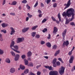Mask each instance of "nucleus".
<instances>
[{
  "instance_id": "f257e3e1",
  "label": "nucleus",
  "mask_w": 75,
  "mask_h": 75,
  "mask_svg": "<svg viewBox=\"0 0 75 75\" xmlns=\"http://www.w3.org/2000/svg\"><path fill=\"white\" fill-rule=\"evenodd\" d=\"M65 72V67L61 66L59 71V74L60 75H62Z\"/></svg>"
},
{
  "instance_id": "f03ea898",
  "label": "nucleus",
  "mask_w": 75,
  "mask_h": 75,
  "mask_svg": "<svg viewBox=\"0 0 75 75\" xmlns=\"http://www.w3.org/2000/svg\"><path fill=\"white\" fill-rule=\"evenodd\" d=\"M71 0H69L67 2V4H64V6H65L64 8V10H65L67 8H68L69 6H70V5H71Z\"/></svg>"
},
{
  "instance_id": "7ed1b4c3",
  "label": "nucleus",
  "mask_w": 75,
  "mask_h": 75,
  "mask_svg": "<svg viewBox=\"0 0 75 75\" xmlns=\"http://www.w3.org/2000/svg\"><path fill=\"white\" fill-rule=\"evenodd\" d=\"M24 41V38H18L16 42L18 44V43L22 42Z\"/></svg>"
},
{
  "instance_id": "20e7f679",
  "label": "nucleus",
  "mask_w": 75,
  "mask_h": 75,
  "mask_svg": "<svg viewBox=\"0 0 75 75\" xmlns=\"http://www.w3.org/2000/svg\"><path fill=\"white\" fill-rule=\"evenodd\" d=\"M58 71H51L49 73L50 75H58Z\"/></svg>"
},
{
  "instance_id": "39448f33",
  "label": "nucleus",
  "mask_w": 75,
  "mask_h": 75,
  "mask_svg": "<svg viewBox=\"0 0 75 75\" xmlns=\"http://www.w3.org/2000/svg\"><path fill=\"white\" fill-rule=\"evenodd\" d=\"M15 71H16V69L13 67L11 68L10 69V72L11 74L14 73Z\"/></svg>"
},
{
  "instance_id": "423d86ee",
  "label": "nucleus",
  "mask_w": 75,
  "mask_h": 75,
  "mask_svg": "<svg viewBox=\"0 0 75 75\" xmlns=\"http://www.w3.org/2000/svg\"><path fill=\"white\" fill-rule=\"evenodd\" d=\"M69 45V41L68 40H67L66 41H64L63 44V47H65V45H66L67 46Z\"/></svg>"
},
{
  "instance_id": "0eeeda50",
  "label": "nucleus",
  "mask_w": 75,
  "mask_h": 75,
  "mask_svg": "<svg viewBox=\"0 0 75 75\" xmlns=\"http://www.w3.org/2000/svg\"><path fill=\"white\" fill-rule=\"evenodd\" d=\"M10 29L11 30L10 33L11 35H13V34H14L15 33V32H16V31L14 30V29L13 27H11Z\"/></svg>"
},
{
  "instance_id": "6e6552de",
  "label": "nucleus",
  "mask_w": 75,
  "mask_h": 75,
  "mask_svg": "<svg viewBox=\"0 0 75 75\" xmlns=\"http://www.w3.org/2000/svg\"><path fill=\"white\" fill-rule=\"evenodd\" d=\"M67 33V29H65L64 31L62 33V36L63 38V39H65V36L66 35V33Z\"/></svg>"
},
{
  "instance_id": "1a4fd4ad",
  "label": "nucleus",
  "mask_w": 75,
  "mask_h": 75,
  "mask_svg": "<svg viewBox=\"0 0 75 75\" xmlns=\"http://www.w3.org/2000/svg\"><path fill=\"white\" fill-rule=\"evenodd\" d=\"M74 58V56H71L70 57V58L69 60V62L70 64H71L73 62Z\"/></svg>"
},
{
  "instance_id": "9d476101",
  "label": "nucleus",
  "mask_w": 75,
  "mask_h": 75,
  "mask_svg": "<svg viewBox=\"0 0 75 75\" xmlns=\"http://www.w3.org/2000/svg\"><path fill=\"white\" fill-rule=\"evenodd\" d=\"M28 30H29V28H25L22 30V33H24L27 31Z\"/></svg>"
},
{
  "instance_id": "9b49d317",
  "label": "nucleus",
  "mask_w": 75,
  "mask_h": 75,
  "mask_svg": "<svg viewBox=\"0 0 75 75\" xmlns=\"http://www.w3.org/2000/svg\"><path fill=\"white\" fill-rule=\"evenodd\" d=\"M70 13H73L74 12V9L73 8H70L67 10Z\"/></svg>"
},
{
  "instance_id": "f8f14e48",
  "label": "nucleus",
  "mask_w": 75,
  "mask_h": 75,
  "mask_svg": "<svg viewBox=\"0 0 75 75\" xmlns=\"http://www.w3.org/2000/svg\"><path fill=\"white\" fill-rule=\"evenodd\" d=\"M45 67L46 68L49 69V70H50V71H51V70H52V66H51L50 67L49 66H45Z\"/></svg>"
},
{
  "instance_id": "ddd939ff",
  "label": "nucleus",
  "mask_w": 75,
  "mask_h": 75,
  "mask_svg": "<svg viewBox=\"0 0 75 75\" xmlns=\"http://www.w3.org/2000/svg\"><path fill=\"white\" fill-rule=\"evenodd\" d=\"M58 32V28H57L56 27H54V30L53 33L54 34H57V32Z\"/></svg>"
},
{
  "instance_id": "4468645a",
  "label": "nucleus",
  "mask_w": 75,
  "mask_h": 75,
  "mask_svg": "<svg viewBox=\"0 0 75 75\" xmlns=\"http://www.w3.org/2000/svg\"><path fill=\"white\" fill-rule=\"evenodd\" d=\"M20 58V55L19 54H16V56L15 57V61H17Z\"/></svg>"
},
{
  "instance_id": "2eb2a0df",
  "label": "nucleus",
  "mask_w": 75,
  "mask_h": 75,
  "mask_svg": "<svg viewBox=\"0 0 75 75\" xmlns=\"http://www.w3.org/2000/svg\"><path fill=\"white\" fill-rule=\"evenodd\" d=\"M1 25L3 28H5L8 26V24L5 23H3L1 24Z\"/></svg>"
},
{
  "instance_id": "dca6fc26",
  "label": "nucleus",
  "mask_w": 75,
  "mask_h": 75,
  "mask_svg": "<svg viewBox=\"0 0 75 75\" xmlns=\"http://www.w3.org/2000/svg\"><path fill=\"white\" fill-rule=\"evenodd\" d=\"M67 16L68 17H71V13L69 12L68 11H67Z\"/></svg>"
},
{
  "instance_id": "f3484780",
  "label": "nucleus",
  "mask_w": 75,
  "mask_h": 75,
  "mask_svg": "<svg viewBox=\"0 0 75 75\" xmlns=\"http://www.w3.org/2000/svg\"><path fill=\"white\" fill-rule=\"evenodd\" d=\"M15 44V42H14V41H12L11 43V44L10 47H11V49H12V48H12V47H13L14 46V45Z\"/></svg>"
},
{
  "instance_id": "a211bd4d",
  "label": "nucleus",
  "mask_w": 75,
  "mask_h": 75,
  "mask_svg": "<svg viewBox=\"0 0 75 75\" xmlns=\"http://www.w3.org/2000/svg\"><path fill=\"white\" fill-rule=\"evenodd\" d=\"M27 55L28 57H31V55H32V53L31 51H29L28 52Z\"/></svg>"
},
{
  "instance_id": "6ab92c4d",
  "label": "nucleus",
  "mask_w": 75,
  "mask_h": 75,
  "mask_svg": "<svg viewBox=\"0 0 75 75\" xmlns=\"http://www.w3.org/2000/svg\"><path fill=\"white\" fill-rule=\"evenodd\" d=\"M46 45H47V47L49 48H51V43H50V42L47 43L46 44Z\"/></svg>"
},
{
  "instance_id": "aec40b11",
  "label": "nucleus",
  "mask_w": 75,
  "mask_h": 75,
  "mask_svg": "<svg viewBox=\"0 0 75 75\" xmlns=\"http://www.w3.org/2000/svg\"><path fill=\"white\" fill-rule=\"evenodd\" d=\"M5 62L7 63H8V64H10V63L11 62V61H10V60L9 58H7L5 61Z\"/></svg>"
},
{
  "instance_id": "412c9836",
  "label": "nucleus",
  "mask_w": 75,
  "mask_h": 75,
  "mask_svg": "<svg viewBox=\"0 0 75 75\" xmlns=\"http://www.w3.org/2000/svg\"><path fill=\"white\" fill-rule=\"evenodd\" d=\"M57 16L58 18L59 19V21H61V16H60V14L59 13V14H58Z\"/></svg>"
},
{
  "instance_id": "4be33fe9",
  "label": "nucleus",
  "mask_w": 75,
  "mask_h": 75,
  "mask_svg": "<svg viewBox=\"0 0 75 75\" xmlns=\"http://www.w3.org/2000/svg\"><path fill=\"white\" fill-rule=\"evenodd\" d=\"M20 68L21 69H22V70H24V69H25V66H23L22 65H20Z\"/></svg>"
},
{
  "instance_id": "5701e85b",
  "label": "nucleus",
  "mask_w": 75,
  "mask_h": 75,
  "mask_svg": "<svg viewBox=\"0 0 75 75\" xmlns=\"http://www.w3.org/2000/svg\"><path fill=\"white\" fill-rule=\"evenodd\" d=\"M60 52V51L59 50H58V51H57L55 53V54H54V55L55 57H56L58 54H59V52Z\"/></svg>"
},
{
  "instance_id": "b1692460",
  "label": "nucleus",
  "mask_w": 75,
  "mask_h": 75,
  "mask_svg": "<svg viewBox=\"0 0 75 75\" xmlns=\"http://www.w3.org/2000/svg\"><path fill=\"white\" fill-rule=\"evenodd\" d=\"M52 48L54 50H56L57 48V46L56 45H54L53 46Z\"/></svg>"
},
{
  "instance_id": "393cba45",
  "label": "nucleus",
  "mask_w": 75,
  "mask_h": 75,
  "mask_svg": "<svg viewBox=\"0 0 75 75\" xmlns=\"http://www.w3.org/2000/svg\"><path fill=\"white\" fill-rule=\"evenodd\" d=\"M35 34H36V32H33L31 33L32 36L33 37H34L35 36Z\"/></svg>"
},
{
  "instance_id": "a878e982",
  "label": "nucleus",
  "mask_w": 75,
  "mask_h": 75,
  "mask_svg": "<svg viewBox=\"0 0 75 75\" xmlns=\"http://www.w3.org/2000/svg\"><path fill=\"white\" fill-rule=\"evenodd\" d=\"M16 4H17V2L16 1H14L12 2V3L11 4V5L15 6Z\"/></svg>"
},
{
  "instance_id": "bb28decb",
  "label": "nucleus",
  "mask_w": 75,
  "mask_h": 75,
  "mask_svg": "<svg viewBox=\"0 0 75 75\" xmlns=\"http://www.w3.org/2000/svg\"><path fill=\"white\" fill-rule=\"evenodd\" d=\"M37 27H38V26L37 25L34 26L31 28V30H35Z\"/></svg>"
},
{
  "instance_id": "cd10ccee",
  "label": "nucleus",
  "mask_w": 75,
  "mask_h": 75,
  "mask_svg": "<svg viewBox=\"0 0 75 75\" xmlns=\"http://www.w3.org/2000/svg\"><path fill=\"white\" fill-rule=\"evenodd\" d=\"M24 61H25V64L26 65H28V60H27L26 59H25L24 60Z\"/></svg>"
},
{
  "instance_id": "c85d7f7f",
  "label": "nucleus",
  "mask_w": 75,
  "mask_h": 75,
  "mask_svg": "<svg viewBox=\"0 0 75 75\" xmlns=\"http://www.w3.org/2000/svg\"><path fill=\"white\" fill-rule=\"evenodd\" d=\"M27 16L28 17L30 18H31L33 17V15H30L29 13L27 14Z\"/></svg>"
},
{
  "instance_id": "c756f323",
  "label": "nucleus",
  "mask_w": 75,
  "mask_h": 75,
  "mask_svg": "<svg viewBox=\"0 0 75 75\" xmlns=\"http://www.w3.org/2000/svg\"><path fill=\"white\" fill-rule=\"evenodd\" d=\"M1 32H2V33H4V34H6L7 33V31H6V30L5 29H3L2 30H1Z\"/></svg>"
},
{
  "instance_id": "7c9ffc66",
  "label": "nucleus",
  "mask_w": 75,
  "mask_h": 75,
  "mask_svg": "<svg viewBox=\"0 0 75 75\" xmlns=\"http://www.w3.org/2000/svg\"><path fill=\"white\" fill-rule=\"evenodd\" d=\"M62 16L63 17H65V16H67V11H66V13L65 11H64L63 13L62 14Z\"/></svg>"
},
{
  "instance_id": "2f4dec72",
  "label": "nucleus",
  "mask_w": 75,
  "mask_h": 75,
  "mask_svg": "<svg viewBox=\"0 0 75 75\" xmlns=\"http://www.w3.org/2000/svg\"><path fill=\"white\" fill-rule=\"evenodd\" d=\"M45 2H46L47 4H48L51 2V0H45Z\"/></svg>"
},
{
  "instance_id": "473e14b6",
  "label": "nucleus",
  "mask_w": 75,
  "mask_h": 75,
  "mask_svg": "<svg viewBox=\"0 0 75 75\" xmlns=\"http://www.w3.org/2000/svg\"><path fill=\"white\" fill-rule=\"evenodd\" d=\"M28 72H29V70H28V69H26L24 71V73L25 74H27V73H28Z\"/></svg>"
},
{
  "instance_id": "72a5a7b5",
  "label": "nucleus",
  "mask_w": 75,
  "mask_h": 75,
  "mask_svg": "<svg viewBox=\"0 0 75 75\" xmlns=\"http://www.w3.org/2000/svg\"><path fill=\"white\" fill-rule=\"evenodd\" d=\"M58 60L59 61H60L62 64H64V62H63V61H62V59H61V58H58Z\"/></svg>"
},
{
  "instance_id": "f704fd0d",
  "label": "nucleus",
  "mask_w": 75,
  "mask_h": 75,
  "mask_svg": "<svg viewBox=\"0 0 75 75\" xmlns=\"http://www.w3.org/2000/svg\"><path fill=\"white\" fill-rule=\"evenodd\" d=\"M12 50H13V51H15V52H17V53H20V51L16 50L15 49H14V48H12Z\"/></svg>"
},
{
  "instance_id": "c9c22d12",
  "label": "nucleus",
  "mask_w": 75,
  "mask_h": 75,
  "mask_svg": "<svg viewBox=\"0 0 75 75\" xmlns=\"http://www.w3.org/2000/svg\"><path fill=\"white\" fill-rule=\"evenodd\" d=\"M3 53H4V51L3 50L1 49H0V54L1 55H2Z\"/></svg>"
},
{
  "instance_id": "e433bc0d",
  "label": "nucleus",
  "mask_w": 75,
  "mask_h": 75,
  "mask_svg": "<svg viewBox=\"0 0 75 75\" xmlns=\"http://www.w3.org/2000/svg\"><path fill=\"white\" fill-rule=\"evenodd\" d=\"M14 48H15L16 50H18V47L17 45H15L13 46Z\"/></svg>"
},
{
  "instance_id": "4c0bfd02",
  "label": "nucleus",
  "mask_w": 75,
  "mask_h": 75,
  "mask_svg": "<svg viewBox=\"0 0 75 75\" xmlns=\"http://www.w3.org/2000/svg\"><path fill=\"white\" fill-rule=\"evenodd\" d=\"M57 62V59L55 58L53 60V64H55Z\"/></svg>"
},
{
  "instance_id": "58836bf2",
  "label": "nucleus",
  "mask_w": 75,
  "mask_h": 75,
  "mask_svg": "<svg viewBox=\"0 0 75 75\" xmlns=\"http://www.w3.org/2000/svg\"><path fill=\"white\" fill-rule=\"evenodd\" d=\"M51 18L52 20H53V21H56V19H55V18H54L53 16L51 17Z\"/></svg>"
},
{
  "instance_id": "ea45409f",
  "label": "nucleus",
  "mask_w": 75,
  "mask_h": 75,
  "mask_svg": "<svg viewBox=\"0 0 75 75\" xmlns=\"http://www.w3.org/2000/svg\"><path fill=\"white\" fill-rule=\"evenodd\" d=\"M47 28H45L42 31L43 33H45L47 31Z\"/></svg>"
},
{
  "instance_id": "a19ab883",
  "label": "nucleus",
  "mask_w": 75,
  "mask_h": 75,
  "mask_svg": "<svg viewBox=\"0 0 75 75\" xmlns=\"http://www.w3.org/2000/svg\"><path fill=\"white\" fill-rule=\"evenodd\" d=\"M56 64L57 66H59L61 65V63L59 62H56Z\"/></svg>"
},
{
  "instance_id": "79ce46f5",
  "label": "nucleus",
  "mask_w": 75,
  "mask_h": 75,
  "mask_svg": "<svg viewBox=\"0 0 75 75\" xmlns=\"http://www.w3.org/2000/svg\"><path fill=\"white\" fill-rule=\"evenodd\" d=\"M26 7L28 10H30L31 8V7H30V6H29L28 4L26 5Z\"/></svg>"
},
{
  "instance_id": "37998d69",
  "label": "nucleus",
  "mask_w": 75,
  "mask_h": 75,
  "mask_svg": "<svg viewBox=\"0 0 75 75\" xmlns=\"http://www.w3.org/2000/svg\"><path fill=\"white\" fill-rule=\"evenodd\" d=\"M69 23V20L67 19H66V21L65 23V24H68Z\"/></svg>"
},
{
  "instance_id": "c03bdc74",
  "label": "nucleus",
  "mask_w": 75,
  "mask_h": 75,
  "mask_svg": "<svg viewBox=\"0 0 75 75\" xmlns=\"http://www.w3.org/2000/svg\"><path fill=\"white\" fill-rule=\"evenodd\" d=\"M45 44V42L43 40H42L40 42V44L41 45H43V44Z\"/></svg>"
},
{
  "instance_id": "a18cd8bd",
  "label": "nucleus",
  "mask_w": 75,
  "mask_h": 75,
  "mask_svg": "<svg viewBox=\"0 0 75 75\" xmlns=\"http://www.w3.org/2000/svg\"><path fill=\"white\" fill-rule=\"evenodd\" d=\"M57 3H54L53 4V7L55 8V7H57Z\"/></svg>"
},
{
  "instance_id": "49530a36",
  "label": "nucleus",
  "mask_w": 75,
  "mask_h": 75,
  "mask_svg": "<svg viewBox=\"0 0 75 75\" xmlns=\"http://www.w3.org/2000/svg\"><path fill=\"white\" fill-rule=\"evenodd\" d=\"M27 0H24L23 1H22V3H24V4L27 3Z\"/></svg>"
},
{
  "instance_id": "de8ad7c7",
  "label": "nucleus",
  "mask_w": 75,
  "mask_h": 75,
  "mask_svg": "<svg viewBox=\"0 0 75 75\" xmlns=\"http://www.w3.org/2000/svg\"><path fill=\"white\" fill-rule=\"evenodd\" d=\"M38 1H37L34 6V7H37V6H38Z\"/></svg>"
},
{
  "instance_id": "09e8293b",
  "label": "nucleus",
  "mask_w": 75,
  "mask_h": 75,
  "mask_svg": "<svg viewBox=\"0 0 75 75\" xmlns=\"http://www.w3.org/2000/svg\"><path fill=\"white\" fill-rule=\"evenodd\" d=\"M47 21V19H44L42 21V23H45V22H46Z\"/></svg>"
},
{
  "instance_id": "8fccbe9b",
  "label": "nucleus",
  "mask_w": 75,
  "mask_h": 75,
  "mask_svg": "<svg viewBox=\"0 0 75 75\" xmlns=\"http://www.w3.org/2000/svg\"><path fill=\"white\" fill-rule=\"evenodd\" d=\"M10 15H11V16H16V13H10Z\"/></svg>"
},
{
  "instance_id": "3c124183",
  "label": "nucleus",
  "mask_w": 75,
  "mask_h": 75,
  "mask_svg": "<svg viewBox=\"0 0 75 75\" xmlns=\"http://www.w3.org/2000/svg\"><path fill=\"white\" fill-rule=\"evenodd\" d=\"M35 37L37 38H39L40 37V36L39 35H36Z\"/></svg>"
},
{
  "instance_id": "603ef678",
  "label": "nucleus",
  "mask_w": 75,
  "mask_h": 75,
  "mask_svg": "<svg viewBox=\"0 0 75 75\" xmlns=\"http://www.w3.org/2000/svg\"><path fill=\"white\" fill-rule=\"evenodd\" d=\"M47 39L48 40H50V39H51V35L50 34H48V37H47Z\"/></svg>"
},
{
  "instance_id": "864d4df0",
  "label": "nucleus",
  "mask_w": 75,
  "mask_h": 75,
  "mask_svg": "<svg viewBox=\"0 0 75 75\" xmlns=\"http://www.w3.org/2000/svg\"><path fill=\"white\" fill-rule=\"evenodd\" d=\"M21 58L22 59H24L25 58V55H23L21 56Z\"/></svg>"
},
{
  "instance_id": "5fc2aeb1",
  "label": "nucleus",
  "mask_w": 75,
  "mask_h": 75,
  "mask_svg": "<svg viewBox=\"0 0 75 75\" xmlns=\"http://www.w3.org/2000/svg\"><path fill=\"white\" fill-rule=\"evenodd\" d=\"M11 53L12 55H13V56H15V54L14 53V52H11Z\"/></svg>"
},
{
  "instance_id": "6e6d98bb",
  "label": "nucleus",
  "mask_w": 75,
  "mask_h": 75,
  "mask_svg": "<svg viewBox=\"0 0 75 75\" xmlns=\"http://www.w3.org/2000/svg\"><path fill=\"white\" fill-rule=\"evenodd\" d=\"M6 4V0H4L3 1V3H2V5L3 6H4V5Z\"/></svg>"
},
{
  "instance_id": "4d7b16f0",
  "label": "nucleus",
  "mask_w": 75,
  "mask_h": 75,
  "mask_svg": "<svg viewBox=\"0 0 75 75\" xmlns=\"http://www.w3.org/2000/svg\"><path fill=\"white\" fill-rule=\"evenodd\" d=\"M41 72L38 71V72L37 73V75H41Z\"/></svg>"
},
{
  "instance_id": "13d9d810",
  "label": "nucleus",
  "mask_w": 75,
  "mask_h": 75,
  "mask_svg": "<svg viewBox=\"0 0 75 75\" xmlns=\"http://www.w3.org/2000/svg\"><path fill=\"white\" fill-rule=\"evenodd\" d=\"M72 52H71V51H70L69 52L68 54L69 55L71 56V54H72Z\"/></svg>"
},
{
  "instance_id": "bf43d9fd",
  "label": "nucleus",
  "mask_w": 75,
  "mask_h": 75,
  "mask_svg": "<svg viewBox=\"0 0 75 75\" xmlns=\"http://www.w3.org/2000/svg\"><path fill=\"white\" fill-rule=\"evenodd\" d=\"M38 12L39 13V14H41V13H42V12H41L40 10H39L38 11Z\"/></svg>"
},
{
  "instance_id": "052dcab7",
  "label": "nucleus",
  "mask_w": 75,
  "mask_h": 75,
  "mask_svg": "<svg viewBox=\"0 0 75 75\" xmlns=\"http://www.w3.org/2000/svg\"><path fill=\"white\" fill-rule=\"evenodd\" d=\"M42 16V14H40L38 15V17L40 18V17H41Z\"/></svg>"
},
{
  "instance_id": "680f3d73",
  "label": "nucleus",
  "mask_w": 75,
  "mask_h": 75,
  "mask_svg": "<svg viewBox=\"0 0 75 75\" xmlns=\"http://www.w3.org/2000/svg\"><path fill=\"white\" fill-rule=\"evenodd\" d=\"M71 15H72V17H74V16H75V14L74 13H71Z\"/></svg>"
},
{
  "instance_id": "e2e57ef3",
  "label": "nucleus",
  "mask_w": 75,
  "mask_h": 75,
  "mask_svg": "<svg viewBox=\"0 0 75 75\" xmlns=\"http://www.w3.org/2000/svg\"><path fill=\"white\" fill-rule=\"evenodd\" d=\"M70 24L71 25H72V26L74 25V22H71L70 23Z\"/></svg>"
},
{
  "instance_id": "0e129e2a",
  "label": "nucleus",
  "mask_w": 75,
  "mask_h": 75,
  "mask_svg": "<svg viewBox=\"0 0 75 75\" xmlns=\"http://www.w3.org/2000/svg\"><path fill=\"white\" fill-rule=\"evenodd\" d=\"M40 6L41 7H44V4L42 3H41L40 4Z\"/></svg>"
},
{
  "instance_id": "69168bd1",
  "label": "nucleus",
  "mask_w": 75,
  "mask_h": 75,
  "mask_svg": "<svg viewBox=\"0 0 75 75\" xmlns=\"http://www.w3.org/2000/svg\"><path fill=\"white\" fill-rule=\"evenodd\" d=\"M29 20V18L28 17H27L26 18V21H28Z\"/></svg>"
},
{
  "instance_id": "338daca9",
  "label": "nucleus",
  "mask_w": 75,
  "mask_h": 75,
  "mask_svg": "<svg viewBox=\"0 0 75 75\" xmlns=\"http://www.w3.org/2000/svg\"><path fill=\"white\" fill-rule=\"evenodd\" d=\"M29 64L30 65V66H31L32 67H33V63H30Z\"/></svg>"
},
{
  "instance_id": "774afa93",
  "label": "nucleus",
  "mask_w": 75,
  "mask_h": 75,
  "mask_svg": "<svg viewBox=\"0 0 75 75\" xmlns=\"http://www.w3.org/2000/svg\"><path fill=\"white\" fill-rule=\"evenodd\" d=\"M0 41H3V39L2 38H0Z\"/></svg>"
}]
</instances>
